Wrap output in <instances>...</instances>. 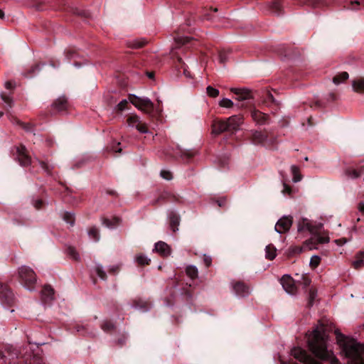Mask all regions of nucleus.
<instances>
[{
	"instance_id": "obj_47",
	"label": "nucleus",
	"mask_w": 364,
	"mask_h": 364,
	"mask_svg": "<svg viewBox=\"0 0 364 364\" xmlns=\"http://www.w3.org/2000/svg\"><path fill=\"white\" fill-rule=\"evenodd\" d=\"M113 328V325H112V324H111V323H110V324L105 323V324H103V326H102V328H103L105 331H108V330H109V329H111V328Z\"/></svg>"
},
{
	"instance_id": "obj_28",
	"label": "nucleus",
	"mask_w": 364,
	"mask_h": 364,
	"mask_svg": "<svg viewBox=\"0 0 364 364\" xmlns=\"http://www.w3.org/2000/svg\"><path fill=\"white\" fill-rule=\"evenodd\" d=\"M186 273L191 278H196L198 275V269L196 266L190 265L186 268Z\"/></svg>"
},
{
	"instance_id": "obj_11",
	"label": "nucleus",
	"mask_w": 364,
	"mask_h": 364,
	"mask_svg": "<svg viewBox=\"0 0 364 364\" xmlns=\"http://www.w3.org/2000/svg\"><path fill=\"white\" fill-rule=\"evenodd\" d=\"M16 157L21 166H28L31 163V159L27 155L26 149L24 146L16 148Z\"/></svg>"
},
{
	"instance_id": "obj_38",
	"label": "nucleus",
	"mask_w": 364,
	"mask_h": 364,
	"mask_svg": "<svg viewBox=\"0 0 364 364\" xmlns=\"http://www.w3.org/2000/svg\"><path fill=\"white\" fill-rule=\"evenodd\" d=\"M320 262V257L318 256L314 255L311 258L310 265L312 267H316L318 265Z\"/></svg>"
},
{
	"instance_id": "obj_30",
	"label": "nucleus",
	"mask_w": 364,
	"mask_h": 364,
	"mask_svg": "<svg viewBox=\"0 0 364 364\" xmlns=\"http://www.w3.org/2000/svg\"><path fill=\"white\" fill-rule=\"evenodd\" d=\"M233 102L228 98H223L219 102V105L222 107L231 108L233 106Z\"/></svg>"
},
{
	"instance_id": "obj_36",
	"label": "nucleus",
	"mask_w": 364,
	"mask_h": 364,
	"mask_svg": "<svg viewBox=\"0 0 364 364\" xmlns=\"http://www.w3.org/2000/svg\"><path fill=\"white\" fill-rule=\"evenodd\" d=\"M68 253L70 256H71L75 260H77L80 259V256L74 247H68Z\"/></svg>"
},
{
	"instance_id": "obj_59",
	"label": "nucleus",
	"mask_w": 364,
	"mask_h": 364,
	"mask_svg": "<svg viewBox=\"0 0 364 364\" xmlns=\"http://www.w3.org/2000/svg\"><path fill=\"white\" fill-rule=\"evenodd\" d=\"M149 77H153V74H152V73H149Z\"/></svg>"
},
{
	"instance_id": "obj_5",
	"label": "nucleus",
	"mask_w": 364,
	"mask_h": 364,
	"mask_svg": "<svg viewBox=\"0 0 364 364\" xmlns=\"http://www.w3.org/2000/svg\"><path fill=\"white\" fill-rule=\"evenodd\" d=\"M291 355L304 364H323L321 361L310 357L304 350L299 347H295L291 350Z\"/></svg>"
},
{
	"instance_id": "obj_32",
	"label": "nucleus",
	"mask_w": 364,
	"mask_h": 364,
	"mask_svg": "<svg viewBox=\"0 0 364 364\" xmlns=\"http://www.w3.org/2000/svg\"><path fill=\"white\" fill-rule=\"evenodd\" d=\"M1 100L6 104V105L11 108L12 107V99L10 97L9 94L1 93Z\"/></svg>"
},
{
	"instance_id": "obj_24",
	"label": "nucleus",
	"mask_w": 364,
	"mask_h": 364,
	"mask_svg": "<svg viewBox=\"0 0 364 364\" xmlns=\"http://www.w3.org/2000/svg\"><path fill=\"white\" fill-rule=\"evenodd\" d=\"M355 268L358 269L364 265V252L358 255L355 260L353 263Z\"/></svg>"
},
{
	"instance_id": "obj_8",
	"label": "nucleus",
	"mask_w": 364,
	"mask_h": 364,
	"mask_svg": "<svg viewBox=\"0 0 364 364\" xmlns=\"http://www.w3.org/2000/svg\"><path fill=\"white\" fill-rule=\"evenodd\" d=\"M281 284L287 294L293 295L296 293V287L293 279L290 276L284 275L282 277L281 279Z\"/></svg>"
},
{
	"instance_id": "obj_20",
	"label": "nucleus",
	"mask_w": 364,
	"mask_h": 364,
	"mask_svg": "<svg viewBox=\"0 0 364 364\" xmlns=\"http://www.w3.org/2000/svg\"><path fill=\"white\" fill-rule=\"evenodd\" d=\"M353 89L357 92H364V80H354L352 83Z\"/></svg>"
},
{
	"instance_id": "obj_14",
	"label": "nucleus",
	"mask_w": 364,
	"mask_h": 364,
	"mask_svg": "<svg viewBox=\"0 0 364 364\" xmlns=\"http://www.w3.org/2000/svg\"><path fill=\"white\" fill-rule=\"evenodd\" d=\"M251 137L252 143L255 144H259L264 143L267 139V136L259 131H251Z\"/></svg>"
},
{
	"instance_id": "obj_2",
	"label": "nucleus",
	"mask_w": 364,
	"mask_h": 364,
	"mask_svg": "<svg viewBox=\"0 0 364 364\" xmlns=\"http://www.w3.org/2000/svg\"><path fill=\"white\" fill-rule=\"evenodd\" d=\"M242 123V118L233 115L225 120L215 121L212 124V134L218 135L224 132H235Z\"/></svg>"
},
{
	"instance_id": "obj_10",
	"label": "nucleus",
	"mask_w": 364,
	"mask_h": 364,
	"mask_svg": "<svg viewBox=\"0 0 364 364\" xmlns=\"http://www.w3.org/2000/svg\"><path fill=\"white\" fill-rule=\"evenodd\" d=\"M231 92L236 95L235 100L239 102L250 100L252 97L250 91L246 88H232Z\"/></svg>"
},
{
	"instance_id": "obj_56",
	"label": "nucleus",
	"mask_w": 364,
	"mask_h": 364,
	"mask_svg": "<svg viewBox=\"0 0 364 364\" xmlns=\"http://www.w3.org/2000/svg\"><path fill=\"white\" fill-rule=\"evenodd\" d=\"M41 204V201H38L37 203L36 204V208H38Z\"/></svg>"
},
{
	"instance_id": "obj_3",
	"label": "nucleus",
	"mask_w": 364,
	"mask_h": 364,
	"mask_svg": "<svg viewBox=\"0 0 364 364\" xmlns=\"http://www.w3.org/2000/svg\"><path fill=\"white\" fill-rule=\"evenodd\" d=\"M18 275L21 284L28 291L35 289L36 276L34 271L29 267L21 266L18 269Z\"/></svg>"
},
{
	"instance_id": "obj_46",
	"label": "nucleus",
	"mask_w": 364,
	"mask_h": 364,
	"mask_svg": "<svg viewBox=\"0 0 364 364\" xmlns=\"http://www.w3.org/2000/svg\"><path fill=\"white\" fill-rule=\"evenodd\" d=\"M335 242L338 245H343V244L347 242V240L346 239H338V240H336Z\"/></svg>"
},
{
	"instance_id": "obj_17",
	"label": "nucleus",
	"mask_w": 364,
	"mask_h": 364,
	"mask_svg": "<svg viewBox=\"0 0 364 364\" xmlns=\"http://www.w3.org/2000/svg\"><path fill=\"white\" fill-rule=\"evenodd\" d=\"M316 233V232L314 234H313L314 236L310 240L308 244L311 243L313 242H318L319 244L328 243L329 242L330 240L328 235Z\"/></svg>"
},
{
	"instance_id": "obj_12",
	"label": "nucleus",
	"mask_w": 364,
	"mask_h": 364,
	"mask_svg": "<svg viewBox=\"0 0 364 364\" xmlns=\"http://www.w3.org/2000/svg\"><path fill=\"white\" fill-rule=\"evenodd\" d=\"M14 301V295L10 289L1 285L0 287V302L2 305L9 304Z\"/></svg>"
},
{
	"instance_id": "obj_55",
	"label": "nucleus",
	"mask_w": 364,
	"mask_h": 364,
	"mask_svg": "<svg viewBox=\"0 0 364 364\" xmlns=\"http://www.w3.org/2000/svg\"><path fill=\"white\" fill-rule=\"evenodd\" d=\"M4 16V12L0 9V18H2Z\"/></svg>"
},
{
	"instance_id": "obj_29",
	"label": "nucleus",
	"mask_w": 364,
	"mask_h": 364,
	"mask_svg": "<svg viewBox=\"0 0 364 364\" xmlns=\"http://www.w3.org/2000/svg\"><path fill=\"white\" fill-rule=\"evenodd\" d=\"M136 262L141 265L149 264L150 259L144 255H139L135 257Z\"/></svg>"
},
{
	"instance_id": "obj_48",
	"label": "nucleus",
	"mask_w": 364,
	"mask_h": 364,
	"mask_svg": "<svg viewBox=\"0 0 364 364\" xmlns=\"http://www.w3.org/2000/svg\"><path fill=\"white\" fill-rule=\"evenodd\" d=\"M360 4V1H355V2H351V6L350 7L352 10H355L357 8L355 6Z\"/></svg>"
},
{
	"instance_id": "obj_44",
	"label": "nucleus",
	"mask_w": 364,
	"mask_h": 364,
	"mask_svg": "<svg viewBox=\"0 0 364 364\" xmlns=\"http://www.w3.org/2000/svg\"><path fill=\"white\" fill-rule=\"evenodd\" d=\"M218 60L220 63H224L226 61V56L220 53L218 56Z\"/></svg>"
},
{
	"instance_id": "obj_1",
	"label": "nucleus",
	"mask_w": 364,
	"mask_h": 364,
	"mask_svg": "<svg viewBox=\"0 0 364 364\" xmlns=\"http://www.w3.org/2000/svg\"><path fill=\"white\" fill-rule=\"evenodd\" d=\"M338 343L344 355L350 359L349 364H364L363 354L364 346L356 340L341 336ZM308 344L311 351L323 361L329 360L330 364H339L327 346V336L323 325L317 326L308 336Z\"/></svg>"
},
{
	"instance_id": "obj_4",
	"label": "nucleus",
	"mask_w": 364,
	"mask_h": 364,
	"mask_svg": "<svg viewBox=\"0 0 364 364\" xmlns=\"http://www.w3.org/2000/svg\"><path fill=\"white\" fill-rule=\"evenodd\" d=\"M129 99L130 102L137 109L146 113L150 114L154 109V104L148 97H139L132 95Z\"/></svg>"
},
{
	"instance_id": "obj_40",
	"label": "nucleus",
	"mask_w": 364,
	"mask_h": 364,
	"mask_svg": "<svg viewBox=\"0 0 364 364\" xmlns=\"http://www.w3.org/2000/svg\"><path fill=\"white\" fill-rule=\"evenodd\" d=\"M176 41L178 44H186L190 41V38L188 37H178L176 38Z\"/></svg>"
},
{
	"instance_id": "obj_15",
	"label": "nucleus",
	"mask_w": 364,
	"mask_h": 364,
	"mask_svg": "<svg viewBox=\"0 0 364 364\" xmlns=\"http://www.w3.org/2000/svg\"><path fill=\"white\" fill-rule=\"evenodd\" d=\"M155 250L164 256H167L170 254V248L164 242L159 241L156 242L155 244Z\"/></svg>"
},
{
	"instance_id": "obj_33",
	"label": "nucleus",
	"mask_w": 364,
	"mask_h": 364,
	"mask_svg": "<svg viewBox=\"0 0 364 364\" xmlns=\"http://www.w3.org/2000/svg\"><path fill=\"white\" fill-rule=\"evenodd\" d=\"M95 272L100 278H101L102 279H106V273L103 270L102 266H101L100 264L96 265Z\"/></svg>"
},
{
	"instance_id": "obj_9",
	"label": "nucleus",
	"mask_w": 364,
	"mask_h": 364,
	"mask_svg": "<svg viewBox=\"0 0 364 364\" xmlns=\"http://www.w3.org/2000/svg\"><path fill=\"white\" fill-rule=\"evenodd\" d=\"M318 230V226L314 225L306 218H303L298 222L297 231L299 232L308 231L311 234H314Z\"/></svg>"
},
{
	"instance_id": "obj_6",
	"label": "nucleus",
	"mask_w": 364,
	"mask_h": 364,
	"mask_svg": "<svg viewBox=\"0 0 364 364\" xmlns=\"http://www.w3.org/2000/svg\"><path fill=\"white\" fill-rule=\"evenodd\" d=\"M129 126L135 127L141 133H149L148 125L146 123L142 122L137 115L129 116L127 119Z\"/></svg>"
},
{
	"instance_id": "obj_43",
	"label": "nucleus",
	"mask_w": 364,
	"mask_h": 364,
	"mask_svg": "<svg viewBox=\"0 0 364 364\" xmlns=\"http://www.w3.org/2000/svg\"><path fill=\"white\" fill-rule=\"evenodd\" d=\"M291 188L289 186H288L287 185H286L285 183L284 184V189L282 191V192L285 194V193H287V194H290L291 193Z\"/></svg>"
},
{
	"instance_id": "obj_22",
	"label": "nucleus",
	"mask_w": 364,
	"mask_h": 364,
	"mask_svg": "<svg viewBox=\"0 0 364 364\" xmlns=\"http://www.w3.org/2000/svg\"><path fill=\"white\" fill-rule=\"evenodd\" d=\"M348 78V74L346 72H343L342 73L335 76L333 79V82L336 85H339L341 82Z\"/></svg>"
},
{
	"instance_id": "obj_31",
	"label": "nucleus",
	"mask_w": 364,
	"mask_h": 364,
	"mask_svg": "<svg viewBox=\"0 0 364 364\" xmlns=\"http://www.w3.org/2000/svg\"><path fill=\"white\" fill-rule=\"evenodd\" d=\"M63 220L70 225H73L75 223L74 215L72 213H65L63 215Z\"/></svg>"
},
{
	"instance_id": "obj_50",
	"label": "nucleus",
	"mask_w": 364,
	"mask_h": 364,
	"mask_svg": "<svg viewBox=\"0 0 364 364\" xmlns=\"http://www.w3.org/2000/svg\"><path fill=\"white\" fill-rule=\"evenodd\" d=\"M358 209L360 211L364 213V202H361L358 205Z\"/></svg>"
},
{
	"instance_id": "obj_61",
	"label": "nucleus",
	"mask_w": 364,
	"mask_h": 364,
	"mask_svg": "<svg viewBox=\"0 0 364 364\" xmlns=\"http://www.w3.org/2000/svg\"><path fill=\"white\" fill-rule=\"evenodd\" d=\"M4 115V113L2 112H0V117H1Z\"/></svg>"
},
{
	"instance_id": "obj_27",
	"label": "nucleus",
	"mask_w": 364,
	"mask_h": 364,
	"mask_svg": "<svg viewBox=\"0 0 364 364\" xmlns=\"http://www.w3.org/2000/svg\"><path fill=\"white\" fill-rule=\"evenodd\" d=\"M170 219V225L173 232L178 230V226L179 225V218L177 215H171L169 218Z\"/></svg>"
},
{
	"instance_id": "obj_39",
	"label": "nucleus",
	"mask_w": 364,
	"mask_h": 364,
	"mask_svg": "<svg viewBox=\"0 0 364 364\" xmlns=\"http://www.w3.org/2000/svg\"><path fill=\"white\" fill-rule=\"evenodd\" d=\"M348 175L351 178H357L360 176V173L355 169H352V170L348 171Z\"/></svg>"
},
{
	"instance_id": "obj_57",
	"label": "nucleus",
	"mask_w": 364,
	"mask_h": 364,
	"mask_svg": "<svg viewBox=\"0 0 364 364\" xmlns=\"http://www.w3.org/2000/svg\"><path fill=\"white\" fill-rule=\"evenodd\" d=\"M301 251H302V249H301V247H297V248H296V252H297L298 253L301 252Z\"/></svg>"
},
{
	"instance_id": "obj_19",
	"label": "nucleus",
	"mask_w": 364,
	"mask_h": 364,
	"mask_svg": "<svg viewBox=\"0 0 364 364\" xmlns=\"http://www.w3.org/2000/svg\"><path fill=\"white\" fill-rule=\"evenodd\" d=\"M276 248L272 245H268L265 247V257L268 259H273L276 257Z\"/></svg>"
},
{
	"instance_id": "obj_16",
	"label": "nucleus",
	"mask_w": 364,
	"mask_h": 364,
	"mask_svg": "<svg viewBox=\"0 0 364 364\" xmlns=\"http://www.w3.org/2000/svg\"><path fill=\"white\" fill-rule=\"evenodd\" d=\"M42 297L45 301H50L53 299L54 290L50 286L46 285L42 290Z\"/></svg>"
},
{
	"instance_id": "obj_42",
	"label": "nucleus",
	"mask_w": 364,
	"mask_h": 364,
	"mask_svg": "<svg viewBox=\"0 0 364 364\" xmlns=\"http://www.w3.org/2000/svg\"><path fill=\"white\" fill-rule=\"evenodd\" d=\"M211 261L212 259L210 257L204 255L203 262L207 267H209L211 264Z\"/></svg>"
},
{
	"instance_id": "obj_54",
	"label": "nucleus",
	"mask_w": 364,
	"mask_h": 364,
	"mask_svg": "<svg viewBox=\"0 0 364 364\" xmlns=\"http://www.w3.org/2000/svg\"><path fill=\"white\" fill-rule=\"evenodd\" d=\"M314 295H315L314 292V291H311V292H310V297H311V299H312L314 297Z\"/></svg>"
},
{
	"instance_id": "obj_62",
	"label": "nucleus",
	"mask_w": 364,
	"mask_h": 364,
	"mask_svg": "<svg viewBox=\"0 0 364 364\" xmlns=\"http://www.w3.org/2000/svg\"><path fill=\"white\" fill-rule=\"evenodd\" d=\"M306 161H308V157H305L304 159Z\"/></svg>"
},
{
	"instance_id": "obj_34",
	"label": "nucleus",
	"mask_w": 364,
	"mask_h": 364,
	"mask_svg": "<svg viewBox=\"0 0 364 364\" xmlns=\"http://www.w3.org/2000/svg\"><path fill=\"white\" fill-rule=\"evenodd\" d=\"M206 92L208 96L212 97H215L219 95V90L215 89L211 86H208L206 88Z\"/></svg>"
},
{
	"instance_id": "obj_13",
	"label": "nucleus",
	"mask_w": 364,
	"mask_h": 364,
	"mask_svg": "<svg viewBox=\"0 0 364 364\" xmlns=\"http://www.w3.org/2000/svg\"><path fill=\"white\" fill-rule=\"evenodd\" d=\"M235 294L240 296H245L250 292V288L242 282H237L233 286Z\"/></svg>"
},
{
	"instance_id": "obj_52",
	"label": "nucleus",
	"mask_w": 364,
	"mask_h": 364,
	"mask_svg": "<svg viewBox=\"0 0 364 364\" xmlns=\"http://www.w3.org/2000/svg\"><path fill=\"white\" fill-rule=\"evenodd\" d=\"M310 280L309 279H304V285H309L310 284Z\"/></svg>"
},
{
	"instance_id": "obj_60",
	"label": "nucleus",
	"mask_w": 364,
	"mask_h": 364,
	"mask_svg": "<svg viewBox=\"0 0 364 364\" xmlns=\"http://www.w3.org/2000/svg\"><path fill=\"white\" fill-rule=\"evenodd\" d=\"M315 248H316L315 247L309 246L310 250L315 249Z\"/></svg>"
},
{
	"instance_id": "obj_35",
	"label": "nucleus",
	"mask_w": 364,
	"mask_h": 364,
	"mask_svg": "<svg viewBox=\"0 0 364 364\" xmlns=\"http://www.w3.org/2000/svg\"><path fill=\"white\" fill-rule=\"evenodd\" d=\"M66 100L65 99H58L54 104V105L59 109L62 110L65 107Z\"/></svg>"
},
{
	"instance_id": "obj_25",
	"label": "nucleus",
	"mask_w": 364,
	"mask_h": 364,
	"mask_svg": "<svg viewBox=\"0 0 364 364\" xmlns=\"http://www.w3.org/2000/svg\"><path fill=\"white\" fill-rule=\"evenodd\" d=\"M291 173L293 175V181L297 183L301 180V176L299 173V168L297 166L293 165L291 166Z\"/></svg>"
},
{
	"instance_id": "obj_58",
	"label": "nucleus",
	"mask_w": 364,
	"mask_h": 364,
	"mask_svg": "<svg viewBox=\"0 0 364 364\" xmlns=\"http://www.w3.org/2000/svg\"><path fill=\"white\" fill-rule=\"evenodd\" d=\"M121 151H122V149L120 148L114 150V151H116V152H121Z\"/></svg>"
},
{
	"instance_id": "obj_41",
	"label": "nucleus",
	"mask_w": 364,
	"mask_h": 364,
	"mask_svg": "<svg viewBox=\"0 0 364 364\" xmlns=\"http://www.w3.org/2000/svg\"><path fill=\"white\" fill-rule=\"evenodd\" d=\"M127 101L126 100H122L118 105L117 108L119 110L122 111L125 108V105H127Z\"/></svg>"
},
{
	"instance_id": "obj_21",
	"label": "nucleus",
	"mask_w": 364,
	"mask_h": 364,
	"mask_svg": "<svg viewBox=\"0 0 364 364\" xmlns=\"http://www.w3.org/2000/svg\"><path fill=\"white\" fill-rule=\"evenodd\" d=\"M270 8L272 12H274L276 14H279L282 9L281 0H273L270 3Z\"/></svg>"
},
{
	"instance_id": "obj_18",
	"label": "nucleus",
	"mask_w": 364,
	"mask_h": 364,
	"mask_svg": "<svg viewBox=\"0 0 364 364\" xmlns=\"http://www.w3.org/2000/svg\"><path fill=\"white\" fill-rule=\"evenodd\" d=\"M252 117L255 122L261 124L265 122L267 118L265 114L258 110H253L252 112Z\"/></svg>"
},
{
	"instance_id": "obj_49",
	"label": "nucleus",
	"mask_w": 364,
	"mask_h": 364,
	"mask_svg": "<svg viewBox=\"0 0 364 364\" xmlns=\"http://www.w3.org/2000/svg\"><path fill=\"white\" fill-rule=\"evenodd\" d=\"M119 265H114L110 267V271L113 272H117L119 271Z\"/></svg>"
},
{
	"instance_id": "obj_51",
	"label": "nucleus",
	"mask_w": 364,
	"mask_h": 364,
	"mask_svg": "<svg viewBox=\"0 0 364 364\" xmlns=\"http://www.w3.org/2000/svg\"><path fill=\"white\" fill-rule=\"evenodd\" d=\"M144 43L143 42H137L133 45V47L134 48H140L143 46Z\"/></svg>"
},
{
	"instance_id": "obj_23",
	"label": "nucleus",
	"mask_w": 364,
	"mask_h": 364,
	"mask_svg": "<svg viewBox=\"0 0 364 364\" xmlns=\"http://www.w3.org/2000/svg\"><path fill=\"white\" fill-rule=\"evenodd\" d=\"M88 235L91 240L98 241L100 240V233L97 228H91L88 231Z\"/></svg>"
},
{
	"instance_id": "obj_7",
	"label": "nucleus",
	"mask_w": 364,
	"mask_h": 364,
	"mask_svg": "<svg viewBox=\"0 0 364 364\" xmlns=\"http://www.w3.org/2000/svg\"><path fill=\"white\" fill-rule=\"evenodd\" d=\"M292 225V218L284 216L280 218L275 225L274 230L279 234L287 232Z\"/></svg>"
},
{
	"instance_id": "obj_53",
	"label": "nucleus",
	"mask_w": 364,
	"mask_h": 364,
	"mask_svg": "<svg viewBox=\"0 0 364 364\" xmlns=\"http://www.w3.org/2000/svg\"><path fill=\"white\" fill-rule=\"evenodd\" d=\"M268 98L272 100V102L274 101L273 95L271 93H268Z\"/></svg>"
},
{
	"instance_id": "obj_37",
	"label": "nucleus",
	"mask_w": 364,
	"mask_h": 364,
	"mask_svg": "<svg viewBox=\"0 0 364 364\" xmlns=\"http://www.w3.org/2000/svg\"><path fill=\"white\" fill-rule=\"evenodd\" d=\"M160 175L163 178L166 180H171L173 178L171 172L168 170H161Z\"/></svg>"
},
{
	"instance_id": "obj_45",
	"label": "nucleus",
	"mask_w": 364,
	"mask_h": 364,
	"mask_svg": "<svg viewBox=\"0 0 364 364\" xmlns=\"http://www.w3.org/2000/svg\"><path fill=\"white\" fill-rule=\"evenodd\" d=\"M5 87L8 90H11L14 87V84L12 82H5Z\"/></svg>"
},
{
	"instance_id": "obj_26",
	"label": "nucleus",
	"mask_w": 364,
	"mask_h": 364,
	"mask_svg": "<svg viewBox=\"0 0 364 364\" xmlns=\"http://www.w3.org/2000/svg\"><path fill=\"white\" fill-rule=\"evenodd\" d=\"M119 223V219L118 218H114L113 220H110L109 219H104L102 220V224L108 228H114Z\"/></svg>"
}]
</instances>
